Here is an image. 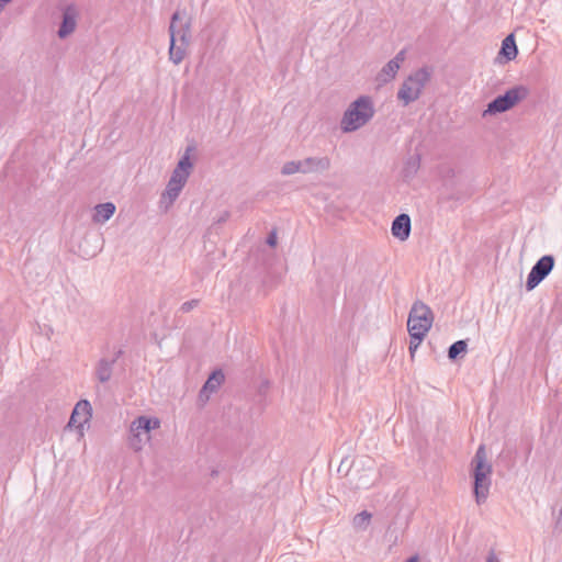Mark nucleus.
<instances>
[{
  "instance_id": "nucleus-23",
  "label": "nucleus",
  "mask_w": 562,
  "mask_h": 562,
  "mask_svg": "<svg viewBox=\"0 0 562 562\" xmlns=\"http://www.w3.org/2000/svg\"><path fill=\"white\" fill-rule=\"evenodd\" d=\"M370 519H371V514L367 510H362L361 513L357 514L353 517L352 525L357 529L364 530L368 527Z\"/></svg>"
},
{
  "instance_id": "nucleus-15",
  "label": "nucleus",
  "mask_w": 562,
  "mask_h": 562,
  "mask_svg": "<svg viewBox=\"0 0 562 562\" xmlns=\"http://www.w3.org/2000/svg\"><path fill=\"white\" fill-rule=\"evenodd\" d=\"M76 15L77 12L74 7L69 5L63 13V21L58 30V36L60 38L67 37L76 29Z\"/></svg>"
},
{
  "instance_id": "nucleus-4",
  "label": "nucleus",
  "mask_w": 562,
  "mask_h": 562,
  "mask_svg": "<svg viewBox=\"0 0 562 562\" xmlns=\"http://www.w3.org/2000/svg\"><path fill=\"white\" fill-rule=\"evenodd\" d=\"M434 315L429 306L416 301L408 314L407 329L409 336L423 340L432 326Z\"/></svg>"
},
{
  "instance_id": "nucleus-17",
  "label": "nucleus",
  "mask_w": 562,
  "mask_h": 562,
  "mask_svg": "<svg viewBox=\"0 0 562 562\" xmlns=\"http://www.w3.org/2000/svg\"><path fill=\"white\" fill-rule=\"evenodd\" d=\"M115 205L112 202L100 203L94 207L92 220L94 223L103 224L115 213Z\"/></svg>"
},
{
  "instance_id": "nucleus-5",
  "label": "nucleus",
  "mask_w": 562,
  "mask_h": 562,
  "mask_svg": "<svg viewBox=\"0 0 562 562\" xmlns=\"http://www.w3.org/2000/svg\"><path fill=\"white\" fill-rule=\"evenodd\" d=\"M528 94L529 90L527 87L515 86L508 89L504 94L492 100L483 111L482 116L486 117L488 115L506 112L514 108L518 102L526 99Z\"/></svg>"
},
{
  "instance_id": "nucleus-3",
  "label": "nucleus",
  "mask_w": 562,
  "mask_h": 562,
  "mask_svg": "<svg viewBox=\"0 0 562 562\" xmlns=\"http://www.w3.org/2000/svg\"><path fill=\"white\" fill-rule=\"evenodd\" d=\"M431 77V71L427 67H422L416 71L412 72L402 83L401 88L397 91V99L403 103V105H408L409 103L416 101L420 94L425 86L429 82Z\"/></svg>"
},
{
  "instance_id": "nucleus-22",
  "label": "nucleus",
  "mask_w": 562,
  "mask_h": 562,
  "mask_svg": "<svg viewBox=\"0 0 562 562\" xmlns=\"http://www.w3.org/2000/svg\"><path fill=\"white\" fill-rule=\"evenodd\" d=\"M468 344L465 340L453 342L448 349V358L452 361L467 352Z\"/></svg>"
},
{
  "instance_id": "nucleus-1",
  "label": "nucleus",
  "mask_w": 562,
  "mask_h": 562,
  "mask_svg": "<svg viewBox=\"0 0 562 562\" xmlns=\"http://www.w3.org/2000/svg\"><path fill=\"white\" fill-rule=\"evenodd\" d=\"M374 106L370 97L361 95L350 103L340 121L344 133L355 132L364 126L374 115Z\"/></svg>"
},
{
  "instance_id": "nucleus-29",
  "label": "nucleus",
  "mask_w": 562,
  "mask_h": 562,
  "mask_svg": "<svg viewBox=\"0 0 562 562\" xmlns=\"http://www.w3.org/2000/svg\"><path fill=\"white\" fill-rule=\"evenodd\" d=\"M229 212L228 211H223L220 216L216 218L215 223L217 224H222V223H225L228 218H229Z\"/></svg>"
},
{
  "instance_id": "nucleus-31",
  "label": "nucleus",
  "mask_w": 562,
  "mask_h": 562,
  "mask_svg": "<svg viewBox=\"0 0 562 562\" xmlns=\"http://www.w3.org/2000/svg\"><path fill=\"white\" fill-rule=\"evenodd\" d=\"M12 0H0V12L4 9V7L11 2Z\"/></svg>"
},
{
  "instance_id": "nucleus-14",
  "label": "nucleus",
  "mask_w": 562,
  "mask_h": 562,
  "mask_svg": "<svg viewBox=\"0 0 562 562\" xmlns=\"http://www.w3.org/2000/svg\"><path fill=\"white\" fill-rule=\"evenodd\" d=\"M225 375L222 370L213 371L204 383L203 387L200 391L199 397L202 401H206L210 397V394L216 392L221 384L224 382Z\"/></svg>"
},
{
  "instance_id": "nucleus-16",
  "label": "nucleus",
  "mask_w": 562,
  "mask_h": 562,
  "mask_svg": "<svg viewBox=\"0 0 562 562\" xmlns=\"http://www.w3.org/2000/svg\"><path fill=\"white\" fill-rule=\"evenodd\" d=\"M182 189L183 186L179 184L178 181L169 179L167 187L161 194L160 204H165V207L168 209L178 199Z\"/></svg>"
},
{
  "instance_id": "nucleus-7",
  "label": "nucleus",
  "mask_w": 562,
  "mask_h": 562,
  "mask_svg": "<svg viewBox=\"0 0 562 562\" xmlns=\"http://www.w3.org/2000/svg\"><path fill=\"white\" fill-rule=\"evenodd\" d=\"M554 257L552 255L542 256L531 268L527 281L526 290L532 291L538 286L552 271L554 268Z\"/></svg>"
},
{
  "instance_id": "nucleus-19",
  "label": "nucleus",
  "mask_w": 562,
  "mask_h": 562,
  "mask_svg": "<svg viewBox=\"0 0 562 562\" xmlns=\"http://www.w3.org/2000/svg\"><path fill=\"white\" fill-rule=\"evenodd\" d=\"M517 54L518 48L515 42V36L512 33L503 40L498 56H502L506 59V61H509L515 59L517 57Z\"/></svg>"
},
{
  "instance_id": "nucleus-6",
  "label": "nucleus",
  "mask_w": 562,
  "mask_h": 562,
  "mask_svg": "<svg viewBox=\"0 0 562 562\" xmlns=\"http://www.w3.org/2000/svg\"><path fill=\"white\" fill-rule=\"evenodd\" d=\"M160 420L158 418H149L146 416L137 417L130 427L128 445L134 451H140L143 445L150 439L151 429L159 428Z\"/></svg>"
},
{
  "instance_id": "nucleus-33",
  "label": "nucleus",
  "mask_w": 562,
  "mask_h": 562,
  "mask_svg": "<svg viewBox=\"0 0 562 562\" xmlns=\"http://www.w3.org/2000/svg\"><path fill=\"white\" fill-rule=\"evenodd\" d=\"M83 416V408H80V416Z\"/></svg>"
},
{
  "instance_id": "nucleus-9",
  "label": "nucleus",
  "mask_w": 562,
  "mask_h": 562,
  "mask_svg": "<svg viewBox=\"0 0 562 562\" xmlns=\"http://www.w3.org/2000/svg\"><path fill=\"white\" fill-rule=\"evenodd\" d=\"M122 355L123 350L119 349L115 351L112 358L104 356L98 360L94 367V376L101 384H105L111 380L114 366Z\"/></svg>"
},
{
  "instance_id": "nucleus-21",
  "label": "nucleus",
  "mask_w": 562,
  "mask_h": 562,
  "mask_svg": "<svg viewBox=\"0 0 562 562\" xmlns=\"http://www.w3.org/2000/svg\"><path fill=\"white\" fill-rule=\"evenodd\" d=\"M398 67L396 66L395 61H392V60H389L384 66L383 68L381 69V71L376 75V81L380 83V85H384V83H387L389 81H391L393 78H395L397 71H398Z\"/></svg>"
},
{
  "instance_id": "nucleus-2",
  "label": "nucleus",
  "mask_w": 562,
  "mask_h": 562,
  "mask_svg": "<svg viewBox=\"0 0 562 562\" xmlns=\"http://www.w3.org/2000/svg\"><path fill=\"white\" fill-rule=\"evenodd\" d=\"M472 465L474 477L473 493L476 503L480 505L484 503L488 496L491 486L490 475L492 474V465L486 462V450L483 445L477 448L472 460Z\"/></svg>"
},
{
  "instance_id": "nucleus-11",
  "label": "nucleus",
  "mask_w": 562,
  "mask_h": 562,
  "mask_svg": "<svg viewBox=\"0 0 562 562\" xmlns=\"http://www.w3.org/2000/svg\"><path fill=\"white\" fill-rule=\"evenodd\" d=\"M91 409V405L87 400L79 401L71 413L68 427H81L90 419Z\"/></svg>"
},
{
  "instance_id": "nucleus-18",
  "label": "nucleus",
  "mask_w": 562,
  "mask_h": 562,
  "mask_svg": "<svg viewBox=\"0 0 562 562\" xmlns=\"http://www.w3.org/2000/svg\"><path fill=\"white\" fill-rule=\"evenodd\" d=\"M419 168H420V155L414 154V155L408 156L404 162L403 170H402V176H403L404 180H406V181L412 180L417 175Z\"/></svg>"
},
{
  "instance_id": "nucleus-26",
  "label": "nucleus",
  "mask_w": 562,
  "mask_h": 562,
  "mask_svg": "<svg viewBox=\"0 0 562 562\" xmlns=\"http://www.w3.org/2000/svg\"><path fill=\"white\" fill-rule=\"evenodd\" d=\"M422 341H423V340H418V339H415V338L411 337V341H409V347H408V349H409V353H411V357H412V358H414L415 352H416V350H417V348L419 347V345H420V342H422Z\"/></svg>"
},
{
  "instance_id": "nucleus-13",
  "label": "nucleus",
  "mask_w": 562,
  "mask_h": 562,
  "mask_svg": "<svg viewBox=\"0 0 562 562\" xmlns=\"http://www.w3.org/2000/svg\"><path fill=\"white\" fill-rule=\"evenodd\" d=\"M411 217L409 215L403 213L397 215L391 227L392 235L400 240H406L411 235Z\"/></svg>"
},
{
  "instance_id": "nucleus-32",
  "label": "nucleus",
  "mask_w": 562,
  "mask_h": 562,
  "mask_svg": "<svg viewBox=\"0 0 562 562\" xmlns=\"http://www.w3.org/2000/svg\"><path fill=\"white\" fill-rule=\"evenodd\" d=\"M405 562H419V559L417 555H413L409 559H407Z\"/></svg>"
},
{
  "instance_id": "nucleus-25",
  "label": "nucleus",
  "mask_w": 562,
  "mask_h": 562,
  "mask_svg": "<svg viewBox=\"0 0 562 562\" xmlns=\"http://www.w3.org/2000/svg\"><path fill=\"white\" fill-rule=\"evenodd\" d=\"M200 301L196 300V299H193V300H190V301H187L184 303H182V305L180 306V311L182 313H189L190 311H192L194 307H196L199 305Z\"/></svg>"
},
{
  "instance_id": "nucleus-12",
  "label": "nucleus",
  "mask_w": 562,
  "mask_h": 562,
  "mask_svg": "<svg viewBox=\"0 0 562 562\" xmlns=\"http://www.w3.org/2000/svg\"><path fill=\"white\" fill-rule=\"evenodd\" d=\"M302 173H322L330 168V159L327 156L307 157L301 160Z\"/></svg>"
},
{
  "instance_id": "nucleus-20",
  "label": "nucleus",
  "mask_w": 562,
  "mask_h": 562,
  "mask_svg": "<svg viewBox=\"0 0 562 562\" xmlns=\"http://www.w3.org/2000/svg\"><path fill=\"white\" fill-rule=\"evenodd\" d=\"M188 46L189 44L187 43H180L175 38L170 40L169 59L175 65H179L186 57Z\"/></svg>"
},
{
  "instance_id": "nucleus-8",
  "label": "nucleus",
  "mask_w": 562,
  "mask_h": 562,
  "mask_svg": "<svg viewBox=\"0 0 562 562\" xmlns=\"http://www.w3.org/2000/svg\"><path fill=\"white\" fill-rule=\"evenodd\" d=\"M191 21L186 16L184 12L176 11L170 20L169 35L170 40L175 38L180 43H190Z\"/></svg>"
},
{
  "instance_id": "nucleus-28",
  "label": "nucleus",
  "mask_w": 562,
  "mask_h": 562,
  "mask_svg": "<svg viewBox=\"0 0 562 562\" xmlns=\"http://www.w3.org/2000/svg\"><path fill=\"white\" fill-rule=\"evenodd\" d=\"M267 244L270 246V247H274L277 245V232L276 231H272L268 237H267Z\"/></svg>"
},
{
  "instance_id": "nucleus-24",
  "label": "nucleus",
  "mask_w": 562,
  "mask_h": 562,
  "mask_svg": "<svg viewBox=\"0 0 562 562\" xmlns=\"http://www.w3.org/2000/svg\"><path fill=\"white\" fill-rule=\"evenodd\" d=\"M296 172H302L301 160H291L282 166L281 173L283 176H291Z\"/></svg>"
},
{
  "instance_id": "nucleus-10",
  "label": "nucleus",
  "mask_w": 562,
  "mask_h": 562,
  "mask_svg": "<svg viewBox=\"0 0 562 562\" xmlns=\"http://www.w3.org/2000/svg\"><path fill=\"white\" fill-rule=\"evenodd\" d=\"M192 147H188L186 149L184 155L180 158V160L177 164V167L173 169L170 180H176L181 186H186L188 178L190 176L191 169L193 167L191 160H190V151L192 150Z\"/></svg>"
},
{
  "instance_id": "nucleus-30",
  "label": "nucleus",
  "mask_w": 562,
  "mask_h": 562,
  "mask_svg": "<svg viewBox=\"0 0 562 562\" xmlns=\"http://www.w3.org/2000/svg\"><path fill=\"white\" fill-rule=\"evenodd\" d=\"M486 562H499L495 553L492 551L486 558Z\"/></svg>"
},
{
  "instance_id": "nucleus-27",
  "label": "nucleus",
  "mask_w": 562,
  "mask_h": 562,
  "mask_svg": "<svg viewBox=\"0 0 562 562\" xmlns=\"http://www.w3.org/2000/svg\"><path fill=\"white\" fill-rule=\"evenodd\" d=\"M405 59V49L400 50L394 58H392V61H395L396 66L400 68L401 63H403Z\"/></svg>"
}]
</instances>
